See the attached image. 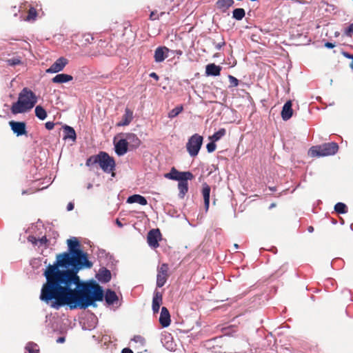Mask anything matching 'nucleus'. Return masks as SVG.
Returning <instances> with one entry per match:
<instances>
[{
  "label": "nucleus",
  "instance_id": "nucleus-22",
  "mask_svg": "<svg viewBox=\"0 0 353 353\" xmlns=\"http://www.w3.org/2000/svg\"><path fill=\"white\" fill-rule=\"evenodd\" d=\"M234 3V0H217L216 2V7L221 12H226Z\"/></svg>",
  "mask_w": 353,
  "mask_h": 353
},
{
  "label": "nucleus",
  "instance_id": "nucleus-41",
  "mask_svg": "<svg viewBox=\"0 0 353 353\" xmlns=\"http://www.w3.org/2000/svg\"><path fill=\"white\" fill-rule=\"evenodd\" d=\"M132 340L135 343H141V345H143L145 343L144 338L140 335H135Z\"/></svg>",
  "mask_w": 353,
  "mask_h": 353
},
{
  "label": "nucleus",
  "instance_id": "nucleus-13",
  "mask_svg": "<svg viewBox=\"0 0 353 353\" xmlns=\"http://www.w3.org/2000/svg\"><path fill=\"white\" fill-rule=\"evenodd\" d=\"M128 150V140H125V139H121L114 143V151L119 157H121L126 154Z\"/></svg>",
  "mask_w": 353,
  "mask_h": 353
},
{
  "label": "nucleus",
  "instance_id": "nucleus-27",
  "mask_svg": "<svg viewBox=\"0 0 353 353\" xmlns=\"http://www.w3.org/2000/svg\"><path fill=\"white\" fill-rule=\"evenodd\" d=\"M179 197L183 199L186 193L188 192V181H181L178 183Z\"/></svg>",
  "mask_w": 353,
  "mask_h": 353
},
{
  "label": "nucleus",
  "instance_id": "nucleus-4",
  "mask_svg": "<svg viewBox=\"0 0 353 353\" xmlns=\"http://www.w3.org/2000/svg\"><path fill=\"white\" fill-rule=\"evenodd\" d=\"M99 164L101 170L105 173H110L115 170V161L105 152H99V154L89 157L85 162L87 167H93Z\"/></svg>",
  "mask_w": 353,
  "mask_h": 353
},
{
  "label": "nucleus",
  "instance_id": "nucleus-45",
  "mask_svg": "<svg viewBox=\"0 0 353 353\" xmlns=\"http://www.w3.org/2000/svg\"><path fill=\"white\" fill-rule=\"evenodd\" d=\"M325 47L328 48V49H332L335 47V43H331V42H326L325 43Z\"/></svg>",
  "mask_w": 353,
  "mask_h": 353
},
{
  "label": "nucleus",
  "instance_id": "nucleus-11",
  "mask_svg": "<svg viewBox=\"0 0 353 353\" xmlns=\"http://www.w3.org/2000/svg\"><path fill=\"white\" fill-rule=\"evenodd\" d=\"M95 278L97 280V281L101 283H107L111 280L112 274L110 270L105 267H101L95 274Z\"/></svg>",
  "mask_w": 353,
  "mask_h": 353
},
{
  "label": "nucleus",
  "instance_id": "nucleus-30",
  "mask_svg": "<svg viewBox=\"0 0 353 353\" xmlns=\"http://www.w3.org/2000/svg\"><path fill=\"white\" fill-rule=\"evenodd\" d=\"M36 117L40 120H44L47 117V112L41 105H37L34 110Z\"/></svg>",
  "mask_w": 353,
  "mask_h": 353
},
{
  "label": "nucleus",
  "instance_id": "nucleus-5",
  "mask_svg": "<svg viewBox=\"0 0 353 353\" xmlns=\"http://www.w3.org/2000/svg\"><path fill=\"white\" fill-rule=\"evenodd\" d=\"M338 150V144L336 142H330L312 146L309 150V154L311 157H326L334 155L337 153Z\"/></svg>",
  "mask_w": 353,
  "mask_h": 353
},
{
  "label": "nucleus",
  "instance_id": "nucleus-49",
  "mask_svg": "<svg viewBox=\"0 0 353 353\" xmlns=\"http://www.w3.org/2000/svg\"><path fill=\"white\" fill-rule=\"evenodd\" d=\"M150 77H152V78H153V79H155V80H157V81H158V80H159V77L158 74H157L156 72H151V73L150 74Z\"/></svg>",
  "mask_w": 353,
  "mask_h": 353
},
{
  "label": "nucleus",
  "instance_id": "nucleus-43",
  "mask_svg": "<svg viewBox=\"0 0 353 353\" xmlns=\"http://www.w3.org/2000/svg\"><path fill=\"white\" fill-rule=\"evenodd\" d=\"M159 19V15L154 11L151 12L150 14V19L152 21L156 20Z\"/></svg>",
  "mask_w": 353,
  "mask_h": 353
},
{
  "label": "nucleus",
  "instance_id": "nucleus-32",
  "mask_svg": "<svg viewBox=\"0 0 353 353\" xmlns=\"http://www.w3.org/2000/svg\"><path fill=\"white\" fill-rule=\"evenodd\" d=\"M226 134V130L225 128H220L217 132H214L211 137H210V140H213V141H219L223 137H224Z\"/></svg>",
  "mask_w": 353,
  "mask_h": 353
},
{
  "label": "nucleus",
  "instance_id": "nucleus-38",
  "mask_svg": "<svg viewBox=\"0 0 353 353\" xmlns=\"http://www.w3.org/2000/svg\"><path fill=\"white\" fill-rule=\"evenodd\" d=\"M216 141H213V140H210V141L206 145L207 150L209 153L213 152L216 150Z\"/></svg>",
  "mask_w": 353,
  "mask_h": 353
},
{
  "label": "nucleus",
  "instance_id": "nucleus-42",
  "mask_svg": "<svg viewBox=\"0 0 353 353\" xmlns=\"http://www.w3.org/2000/svg\"><path fill=\"white\" fill-rule=\"evenodd\" d=\"M45 127L47 130H52L54 127V123L52 121H48L45 123Z\"/></svg>",
  "mask_w": 353,
  "mask_h": 353
},
{
  "label": "nucleus",
  "instance_id": "nucleus-64",
  "mask_svg": "<svg viewBox=\"0 0 353 353\" xmlns=\"http://www.w3.org/2000/svg\"><path fill=\"white\" fill-rule=\"evenodd\" d=\"M105 251L104 250H100V252H101V254H104V253H105Z\"/></svg>",
  "mask_w": 353,
  "mask_h": 353
},
{
  "label": "nucleus",
  "instance_id": "nucleus-10",
  "mask_svg": "<svg viewBox=\"0 0 353 353\" xmlns=\"http://www.w3.org/2000/svg\"><path fill=\"white\" fill-rule=\"evenodd\" d=\"M161 234L159 229H152L148 233L147 241L148 245L153 248L159 246V241L161 240Z\"/></svg>",
  "mask_w": 353,
  "mask_h": 353
},
{
  "label": "nucleus",
  "instance_id": "nucleus-3",
  "mask_svg": "<svg viewBox=\"0 0 353 353\" xmlns=\"http://www.w3.org/2000/svg\"><path fill=\"white\" fill-rule=\"evenodd\" d=\"M37 103L36 94L29 88H24L19 94L18 100L12 103L11 112L21 114L30 110Z\"/></svg>",
  "mask_w": 353,
  "mask_h": 353
},
{
  "label": "nucleus",
  "instance_id": "nucleus-37",
  "mask_svg": "<svg viewBox=\"0 0 353 353\" xmlns=\"http://www.w3.org/2000/svg\"><path fill=\"white\" fill-rule=\"evenodd\" d=\"M228 79L230 81V88L236 87L239 85V81L232 75H228Z\"/></svg>",
  "mask_w": 353,
  "mask_h": 353
},
{
  "label": "nucleus",
  "instance_id": "nucleus-61",
  "mask_svg": "<svg viewBox=\"0 0 353 353\" xmlns=\"http://www.w3.org/2000/svg\"><path fill=\"white\" fill-rule=\"evenodd\" d=\"M332 223L334 225H335V224H336V223H337V221H336V220H334V219H332Z\"/></svg>",
  "mask_w": 353,
  "mask_h": 353
},
{
  "label": "nucleus",
  "instance_id": "nucleus-48",
  "mask_svg": "<svg viewBox=\"0 0 353 353\" xmlns=\"http://www.w3.org/2000/svg\"><path fill=\"white\" fill-rule=\"evenodd\" d=\"M74 205L72 202H70L68 203V205H67V210L68 211H71L74 209Z\"/></svg>",
  "mask_w": 353,
  "mask_h": 353
},
{
  "label": "nucleus",
  "instance_id": "nucleus-19",
  "mask_svg": "<svg viewBox=\"0 0 353 353\" xmlns=\"http://www.w3.org/2000/svg\"><path fill=\"white\" fill-rule=\"evenodd\" d=\"M221 66L215 63H209L205 67L206 76L217 77L219 76L221 71Z\"/></svg>",
  "mask_w": 353,
  "mask_h": 353
},
{
  "label": "nucleus",
  "instance_id": "nucleus-33",
  "mask_svg": "<svg viewBox=\"0 0 353 353\" xmlns=\"http://www.w3.org/2000/svg\"><path fill=\"white\" fill-rule=\"evenodd\" d=\"M183 107L181 105L175 107L174 108H173L172 110H171L169 112L168 117L170 119H173V118L176 117L183 111Z\"/></svg>",
  "mask_w": 353,
  "mask_h": 353
},
{
  "label": "nucleus",
  "instance_id": "nucleus-16",
  "mask_svg": "<svg viewBox=\"0 0 353 353\" xmlns=\"http://www.w3.org/2000/svg\"><path fill=\"white\" fill-rule=\"evenodd\" d=\"M159 321L163 327H167L170 325V314L167 307H162Z\"/></svg>",
  "mask_w": 353,
  "mask_h": 353
},
{
  "label": "nucleus",
  "instance_id": "nucleus-23",
  "mask_svg": "<svg viewBox=\"0 0 353 353\" xmlns=\"http://www.w3.org/2000/svg\"><path fill=\"white\" fill-rule=\"evenodd\" d=\"M73 79V77L70 74L61 73L57 74L52 79V81L54 83H65Z\"/></svg>",
  "mask_w": 353,
  "mask_h": 353
},
{
  "label": "nucleus",
  "instance_id": "nucleus-60",
  "mask_svg": "<svg viewBox=\"0 0 353 353\" xmlns=\"http://www.w3.org/2000/svg\"><path fill=\"white\" fill-rule=\"evenodd\" d=\"M350 68L353 70V61H352L350 64Z\"/></svg>",
  "mask_w": 353,
  "mask_h": 353
},
{
  "label": "nucleus",
  "instance_id": "nucleus-40",
  "mask_svg": "<svg viewBox=\"0 0 353 353\" xmlns=\"http://www.w3.org/2000/svg\"><path fill=\"white\" fill-rule=\"evenodd\" d=\"M344 34L351 37L353 35V23H350L344 30Z\"/></svg>",
  "mask_w": 353,
  "mask_h": 353
},
{
  "label": "nucleus",
  "instance_id": "nucleus-36",
  "mask_svg": "<svg viewBox=\"0 0 353 353\" xmlns=\"http://www.w3.org/2000/svg\"><path fill=\"white\" fill-rule=\"evenodd\" d=\"M8 65L10 66H15L21 63V61L19 58L14 57L9 59L6 61Z\"/></svg>",
  "mask_w": 353,
  "mask_h": 353
},
{
  "label": "nucleus",
  "instance_id": "nucleus-50",
  "mask_svg": "<svg viewBox=\"0 0 353 353\" xmlns=\"http://www.w3.org/2000/svg\"><path fill=\"white\" fill-rule=\"evenodd\" d=\"M38 241L40 242V243L42 245V244H45L47 243L48 241V239L46 238V236H43L41 237V239H38Z\"/></svg>",
  "mask_w": 353,
  "mask_h": 353
},
{
  "label": "nucleus",
  "instance_id": "nucleus-52",
  "mask_svg": "<svg viewBox=\"0 0 353 353\" xmlns=\"http://www.w3.org/2000/svg\"><path fill=\"white\" fill-rule=\"evenodd\" d=\"M121 353H134V352L131 349H130L128 347H125L122 350Z\"/></svg>",
  "mask_w": 353,
  "mask_h": 353
},
{
  "label": "nucleus",
  "instance_id": "nucleus-39",
  "mask_svg": "<svg viewBox=\"0 0 353 353\" xmlns=\"http://www.w3.org/2000/svg\"><path fill=\"white\" fill-rule=\"evenodd\" d=\"M168 266L166 263H163L161 267L158 269V273L160 274H168Z\"/></svg>",
  "mask_w": 353,
  "mask_h": 353
},
{
  "label": "nucleus",
  "instance_id": "nucleus-6",
  "mask_svg": "<svg viewBox=\"0 0 353 353\" xmlns=\"http://www.w3.org/2000/svg\"><path fill=\"white\" fill-rule=\"evenodd\" d=\"M203 141V137L199 134H194L189 138L186 143V149L190 157L197 156L202 146Z\"/></svg>",
  "mask_w": 353,
  "mask_h": 353
},
{
  "label": "nucleus",
  "instance_id": "nucleus-26",
  "mask_svg": "<svg viewBox=\"0 0 353 353\" xmlns=\"http://www.w3.org/2000/svg\"><path fill=\"white\" fill-rule=\"evenodd\" d=\"M124 139L128 140V144L130 145L134 148H137L140 145L141 141L134 133L125 134V138Z\"/></svg>",
  "mask_w": 353,
  "mask_h": 353
},
{
  "label": "nucleus",
  "instance_id": "nucleus-17",
  "mask_svg": "<svg viewBox=\"0 0 353 353\" xmlns=\"http://www.w3.org/2000/svg\"><path fill=\"white\" fill-rule=\"evenodd\" d=\"M293 114L292 103L291 101H288L285 103L282 108L281 115L283 121L289 120Z\"/></svg>",
  "mask_w": 353,
  "mask_h": 353
},
{
  "label": "nucleus",
  "instance_id": "nucleus-9",
  "mask_svg": "<svg viewBox=\"0 0 353 353\" xmlns=\"http://www.w3.org/2000/svg\"><path fill=\"white\" fill-rule=\"evenodd\" d=\"M9 125L17 137L27 135L26 124L23 121H10Z\"/></svg>",
  "mask_w": 353,
  "mask_h": 353
},
{
  "label": "nucleus",
  "instance_id": "nucleus-28",
  "mask_svg": "<svg viewBox=\"0 0 353 353\" xmlns=\"http://www.w3.org/2000/svg\"><path fill=\"white\" fill-rule=\"evenodd\" d=\"M39 345L34 342H28L25 346V353H39Z\"/></svg>",
  "mask_w": 353,
  "mask_h": 353
},
{
  "label": "nucleus",
  "instance_id": "nucleus-57",
  "mask_svg": "<svg viewBox=\"0 0 353 353\" xmlns=\"http://www.w3.org/2000/svg\"><path fill=\"white\" fill-rule=\"evenodd\" d=\"M175 53L176 54H177L178 56H181L182 54V51L181 50H176L175 51Z\"/></svg>",
  "mask_w": 353,
  "mask_h": 353
},
{
  "label": "nucleus",
  "instance_id": "nucleus-8",
  "mask_svg": "<svg viewBox=\"0 0 353 353\" xmlns=\"http://www.w3.org/2000/svg\"><path fill=\"white\" fill-rule=\"evenodd\" d=\"M68 63V60L63 57H61L58 58L49 68L46 69V72L50 74L58 73L62 71Z\"/></svg>",
  "mask_w": 353,
  "mask_h": 353
},
{
  "label": "nucleus",
  "instance_id": "nucleus-21",
  "mask_svg": "<svg viewBox=\"0 0 353 353\" xmlns=\"http://www.w3.org/2000/svg\"><path fill=\"white\" fill-rule=\"evenodd\" d=\"M210 187L207 183L203 184L202 194L204 200V208L207 212L210 206Z\"/></svg>",
  "mask_w": 353,
  "mask_h": 353
},
{
  "label": "nucleus",
  "instance_id": "nucleus-53",
  "mask_svg": "<svg viewBox=\"0 0 353 353\" xmlns=\"http://www.w3.org/2000/svg\"><path fill=\"white\" fill-rule=\"evenodd\" d=\"M116 224L119 227V228H122L123 226V225L121 223V222L118 219H116Z\"/></svg>",
  "mask_w": 353,
  "mask_h": 353
},
{
  "label": "nucleus",
  "instance_id": "nucleus-12",
  "mask_svg": "<svg viewBox=\"0 0 353 353\" xmlns=\"http://www.w3.org/2000/svg\"><path fill=\"white\" fill-rule=\"evenodd\" d=\"M103 300H105L108 306H110L114 304H117L119 302V296L114 290L111 289H107L105 291L103 290Z\"/></svg>",
  "mask_w": 353,
  "mask_h": 353
},
{
  "label": "nucleus",
  "instance_id": "nucleus-51",
  "mask_svg": "<svg viewBox=\"0 0 353 353\" xmlns=\"http://www.w3.org/2000/svg\"><path fill=\"white\" fill-rule=\"evenodd\" d=\"M56 341L57 343H63L65 341V336L59 337Z\"/></svg>",
  "mask_w": 353,
  "mask_h": 353
},
{
  "label": "nucleus",
  "instance_id": "nucleus-44",
  "mask_svg": "<svg viewBox=\"0 0 353 353\" xmlns=\"http://www.w3.org/2000/svg\"><path fill=\"white\" fill-rule=\"evenodd\" d=\"M28 241L31 242L32 244H37L38 239L34 236H29L28 238Z\"/></svg>",
  "mask_w": 353,
  "mask_h": 353
},
{
  "label": "nucleus",
  "instance_id": "nucleus-46",
  "mask_svg": "<svg viewBox=\"0 0 353 353\" xmlns=\"http://www.w3.org/2000/svg\"><path fill=\"white\" fill-rule=\"evenodd\" d=\"M225 41H222L221 43L215 44V49L217 50H219L221 49V48L225 46Z\"/></svg>",
  "mask_w": 353,
  "mask_h": 353
},
{
  "label": "nucleus",
  "instance_id": "nucleus-24",
  "mask_svg": "<svg viewBox=\"0 0 353 353\" xmlns=\"http://www.w3.org/2000/svg\"><path fill=\"white\" fill-rule=\"evenodd\" d=\"M128 203H139L141 205H145L148 204V201L143 196L140 194H133L128 197Z\"/></svg>",
  "mask_w": 353,
  "mask_h": 353
},
{
  "label": "nucleus",
  "instance_id": "nucleus-56",
  "mask_svg": "<svg viewBox=\"0 0 353 353\" xmlns=\"http://www.w3.org/2000/svg\"><path fill=\"white\" fill-rule=\"evenodd\" d=\"M92 186H93L92 184L91 183H89L87 184L86 188H87L88 190H90V189H91L92 188Z\"/></svg>",
  "mask_w": 353,
  "mask_h": 353
},
{
  "label": "nucleus",
  "instance_id": "nucleus-14",
  "mask_svg": "<svg viewBox=\"0 0 353 353\" xmlns=\"http://www.w3.org/2000/svg\"><path fill=\"white\" fill-rule=\"evenodd\" d=\"M163 295L162 293L154 290L152 298V310L154 314H157L159 312L160 306L162 303Z\"/></svg>",
  "mask_w": 353,
  "mask_h": 353
},
{
  "label": "nucleus",
  "instance_id": "nucleus-34",
  "mask_svg": "<svg viewBox=\"0 0 353 353\" xmlns=\"http://www.w3.org/2000/svg\"><path fill=\"white\" fill-rule=\"evenodd\" d=\"M37 17V10L34 7H30L28 15L25 20L26 21H34Z\"/></svg>",
  "mask_w": 353,
  "mask_h": 353
},
{
  "label": "nucleus",
  "instance_id": "nucleus-62",
  "mask_svg": "<svg viewBox=\"0 0 353 353\" xmlns=\"http://www.w3.org/2000/svg\"><path fill=\"white\" fill-rule=\"evenodd\" d=\"M36 262H39V261L37 260V259H34V261L32 262V265H34V263H36Z\"/></svg>",
  "mask_w": 353,
  "mask_h": 353
},
{
  "label": "nucleus",
  "instance_id": "nucleus-18",
  "mask_svg": "<svg viewBox=\"0 0 353 353\" xmlns=\"http://www.w3.org/2000/svg\"><path fill=\"white\" fill-rule=\"evenodd\" d=\"M132 119H133V112L130 109L126 108L125 110L124 114L123 115L121 121L117 123V126L128 125L131 123Z\"/></svg>",
  "mask_w": 353,
  "mask_h": 353
},
{
  "label": "nucleus",
  "instance_id": "nucleus-63",
  "mask_svg": "<svg viewBox=\"0 0 353 353\" xmlns=\"http://www.w3.org/2000/svg\"><path fill=\"white\" fill-rule=\"evenodd\" d=\"M234 247L235 248H239V245H238V244H236V243H235V244L234 245Z\"/></svg>",
  "mask_w": 353,
  "mask_h": 353
},
{
  "label": "nucleus",
  "instance_id": "nucleus-1",
  "mask_svg": "<svg viewBox=\"0 0 353 353\" xmlns=\"http://www.w3.org/2000/svg\"><path fill=\"white\" fill-rule=\"evenodd\" d=\"M78 274H67L57 280L43 283L40 299L56 310L65 305L70 310L97 307V303L103 301V287L93 279L81 280Z\"/></svg>",
  "mask_w": 353,
  "mask_h": 353
},
{
  "label": "nucleus",
  "instance_id": "nucleus-35",
  "mask_svg": "<svg viewBox=\"0 0 353 353\" xmlns=\"http://www.w3.org/2000/svg\"><path fill=\"white\" fill-rule=\"evenodd\" d=\"M167 281V275L157 274V286L158 288L163 287Z\"/></svg>",
  "mask_w": 353,
  "mask_h": 353
},
{
  "label": "nucleus",
  "instance_id": "nucleus-58",
  "mask_svg": "<svg viewBox=\"0 0 353 353\" xmlns=\"http://www.w3.org/2000/svg\"><path fill=\"white\" fill-rule=\"evenodd\" d=\"M274 207H276V203H271V204H270V205L269 206V209H270H270H272V208H274Z\"/></svg>",
  "mask_w": 353,
  "mask_h": 353
},
{
  "label": "nucleus",
  "instance_id": "nucleus-31",
  "mask_svg": "<svg viewBox=\"0 0 353 353\" xmlns=\"http://www.w3.org/2000/svg\"><path fill=\"white\" fill-rule=\"evenodd\" d=\"M334 211L338 214H345L347 212V206L342 202H338L334 205Z\"/></svg>",
  "mask_w": 353,
  "mask_h": 353
},
{
  "label": "nucleus",
  "instance_id": "nucleus-15",
  "mask_svg": "<svg viewBox=\"0 0 353 353\" xmlns=\"http://www.w3.org/2000/svg\"><path fill=\"white\" fill-rule=\"evenodd\" d=\"M170 50L165 46H159L154 51V61L157 63L163 61L168 57Z\"/></svg>",
  "mask_w": 353,
  "mask_h": 353
},
{
  "label": "nucleus",
  "instance_id": "nucleus-59",
  "mask_svg": "<svg viewBox=\"0 0 353 353\" xmlns=\"http://www.w3.org/2000/svg\"><path fill=\"white\" fill-rule=\"evenodd\" d=\"M269 189L272 192L276 191V187H269Z\"/></svg>",
  "mask_w": 353,
  "mask_h": 353
},
{
  "label": "nucleus",
  "instance_id": "nucleus-7",
  "mask_svg": "<svg viewBox=\"0 0 353 353\" xmlns=\"http://www.w3.org/2000/svg\"><path fill=\"white\" fill-rule=\"evenodd\" d=\"M165 178L180 182L181 181H191L194 179L193 174L190 171L181 172L172 167L168 173L164 174Z\"/></svg>",
  "mask_w": 353,
  "mask_h": 353
},
{
  "label": "nucleus",
  "instance_id": "nucleus-20",
  "mask_svg": "<svg viewBox=\"0 0 353 353\" xmlns=\"http://www.w3.org/2000/svg\"><path fill=\"white\" fill-rule=\"evenodd\" d=\"M63 137L64 140L70 139L72 141H75L77 139V134L74 129L68 125H64L63 127Z\"/></svg>",
  "mask_w": 353,
  "mask_h": 353
},
{
  "label": "nucleus",
  "instance_id": "nucleus-25",
  "mask_svg": "<svg viewBox=\"0 0 353 353\" xmlns=\"http://www.w3.org/2000/svg\"><path fill=\"white\" fill-rule=\"evenodd\" d=\"M161 341L163 345L169 350L174 349V344L172 342V337L170 334L165 333L161 335Z\"/></svg>",
  "mask_w": 353,
  "mask_h": 353
},
{
  "label": "nucleus",
  "instance_id": "nucleus-2",
  "mask_svg": "<svg viewBox=\"0 0 353 353\" xmlns=\"http://www.w3.org/2000/svg\"><path fill=\"white\" fill-rule=\"evenodd\" d=\"M67 244L68 251L57 254L56 261L46 266L43 272L46 283L57 280L67 274H76V272L90 269L93 266L88 253L81 249L80 242L76 237L68 239Z\"/></svg>",
  "mask_w": 353,
  "mask_h": 353
},
{
  "label": "nucleus",
  "instance_id": "nucleus-55",
  "mask_svg": "<svg viewBox=\"0 0 353 353\" xmlns=\"http://www.w3.org/2000/svg\"><path fill=\"white\" fill-rule=\"evenodd\" d=\"M307 231L310 232V233H312L314 232V227L313 226H309L307 228Z\"/></svg>",
  "mask_w": 353,
  "mask_h": 353
},
{
  "label": "nucleus",
  "instance_id": "nucleus-47",
  "mask_svg": "<svg viewBox=\"0 0 353 353\" xmlns=\"http://www.w3.org/2000/svg\"><path fill=\"white\" fill-rule=\"evenodd\" d=\"M343 56L347 59H352V61H353V54H351L348 52H344L343 53Z\"/></svg>",
  "mask_w": 353,
  "mask_h": 353
},
{
  "label": "nucleus",
  "instance_id": "nucleus-29",
  "mask_svg": "<svg viewBox=\"0 0 353 353\" xmlns=\"http://www.w3.org/2000/svg\"><path fill=\"white\" fill-rule=\"evenodd\" d=\"M245 16V11L243 8H235L232 11V18L237 20H242Z\"/></svg>",
  "mask_w": 353,
  "mask_h": 353
},
{
  "label": "nucleus",
  "instance_id": "nucleus-54",
  "mask_svg": "<svg viewBox=\"0 0 353 353\" xmlns=\"http://www.w3.org/2000/svg\"><path fill=\"white\" fill-rule=\"evenodd\" d=\"M52 321H53L52 319H47L46 321V323H47L46 326H49L52 323Z\"/></svg>",
  "mask_w": 353,
  "mask_h": 353
}]
</instances>
